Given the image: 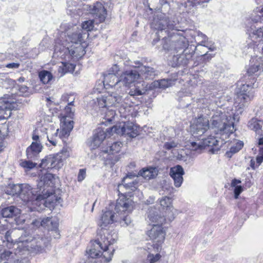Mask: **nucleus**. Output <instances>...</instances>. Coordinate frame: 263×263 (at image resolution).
<instances>
[{
	"label": "nucleus",
	"mask_w": 263,
	"mask_h": 263,
	"mask_svg": "<svg viewBox=\"0 0 263 263\" xmlns=\"http://www.w3.org/2000/svg\"><path fill=\"white\" fill-rule=\"evenodd\" d=\"M15 233V231H8L5 233L3 241L6 240L13 244L16 255L23 256L29 253L38 254L45 251L46 249L50 245L51 238L45 237L43 235L36 234L33 237L30 236L25 239L23 237H20L18 240H14L11 234Z\"/></svg>",
	"instance_id": "f257e3e1"
},
{
	"label": "nucleus",
	"mask_w": 263,
	"mask_h": 263,
	"mask_svg": "<svg viewBox=\"0 0 263 263\" xmlns=\"http://www.w3.org/2000/svg\"><path fill=\"white\" fill-rule=\"evenodd\" d=\"M133 209L134 202L130 198H126L124 195L120 196L117 201L115 213L111 211H102L99 224L101 229L98 232L101 231H108L105 227L115 221H120L122 226L129 225L132 220L128 214L132 212Z\"/></svg>",
	"instance_id": "f03ea898"
},
{
	"label": "nucleus",
	"mask_w": 263,
	"mask_h": 263,
	"mask_svg": "<svg viewBox=\"0 0 263 263\" xmlns=\"http://www.w3.org/2000/svg\"><path fill=\"white\" fill-rule=\"evenodd\" d=\"M114 241L107 231L98 232L97 239L87 253L91 258H99L104 263L109 262L111 260L115 251L111 246Z\"/></svg>",
	"instance_id": "7ed1b4c3"
},
{
	"label": "nucleus",
	"mask_w": 263,
	"mask_h": 263,
	"mask_svg": "<svg viewBox=\"0 0 263 263\" xmlns=\"http://www.w3.org/2000/svg\"><path fill=\"white\" fill-rule=\"evenodd\" d=\"M55 177L51 173H46L41 177L37 183L38 188L41 191V199L38 201H42L47 208H51L57 203H60V197H58L53 194L52 187L55 184Z\"/></svg>",
	"instance_id": "20e7f679"
},
{
	"label": "nucleus",
	"mask_w": 263,
	"mask_h": 263,
	"mask_svg": "<svg viewBox=\"0 0 263 263\" xmlns=\"http://www.w3.org/2000/svg\"><path fill=\"white\" fill-rule=\"evenodd\" d=\"M83 40V34L80 31L68 35L62 43L63 51L66 54L68 53L71 58H80L85 53L84 47L81 45Z\"/></svg>",
	"instance_id": "39448f33"
},
{
	"label": "nucleus",
	"mask_w": 263,
	"mask_h": 263,
	"mask_svg": "<svg viewBox=\"0 0 263 263\" xmlns=\"http://www.w3.org/2000/svg\"><path fill=\"white\" fill-rule=\"evenodd\" d=\"M233 116L227 115L221 110H217L212 116L210 120L211 128L215 129L216 132H222L226 135L233 133L234 129V122Z\"/></svg>",
	"instance_id": "423d86ee"
},
{
	"label": "nucleus",
	"mask_w": 263,
	"mask_h": 263,
	"mask_svg": "<svg viewBox=\"0 0 263 263\" xmlns=\"http://www.w3.org/2000/svg\"><path fill=\"white\" fill-rule=\"evenodd\" d=\"M151 27L158 31V40L161 37L160 33H161L162 35L166 34L168 36L173 31L179 30L175 22L170 20L166 14L161 12H158L154 17L151 23Z\"/></svg>",
	"instance_id": "0eeeda50"
},
{
	"label": "nucleus",
	"mask_w": 263,
	"mask_h": 263,
	"mask_svg": "<svg viewBox=\"0 0 263 263\" xmlns=\"http://www.w3.org/2000/svg\"><path fill=\"white\" fill-rule=\"evenodd\" d=\"M163 48L167 50L177 52L189 47V41L178 31H173L167 36L163 38Z\"/></svg>",
	"instance_id": "6e6552de"
},
{
	"label": "nucleus",
	"mask_w": 263,
	"mask_h": 263,
	"mask_svg": "<svg viewBox=\"0 0 263 263\" xmlns=\"http://www.w3.org/2000/svg\"><path fill=\"white\" fill-rule=\"evenodd\" d=\"M93 101L99 108L111 106L117 107L122 105L123 98L122 96L116 92H112L97 98L96 100H93Z\"/></svg>",
	"instance_id": "1a4fd4ad"
},
{
	"label": "nucleus",
	"mask_w": 263,
	"mask_h": 263,
	"mask_svg": "<svg viewBox=\"0 0 263 263\" xmlns=\"http://www.w3.org/2000/svg\"><path fill=\"white\" fill-rule=\"evenodd\" d=\"M253 97V94L249 93V95L236 93L234 98V106L236 110L235 112L233 114V120H236V122L239 121V115L242 114L244 108L247 106Z\"/></svg>",
	"instance_id": "9d476101"
},
{
	"label": "nucleus",
	"mask_w": 263,
	"mask_h": 263,
	"mask_svg": "<svg viewBox=\"0 0 263 263\" xmlns=\"http://www.w3.org/2000/svg\"><path fill=\"white\" fill-rule=\"evenodd\" d=\"M32 189L28 184H21V189L20 192L19 198L27 202L34 200L38 201L41 199V191L38 188Z\"/></svg>",
	"instance_id": "9b49d317"
},
{
	"label": "nucleus",
	"mask_w": 263,
	"mask_h": 263,
	"mask_svg": "<svg viewBox=\"0 0 263 263\" xmlns=\"http://www.w3.org/2000/svg\"><path fill=\"white\" fill-rule=\"evenodd\" d=\"M210 126L209 119L203 116L196 119L191 126V131L194 137L201 136L209 129Z\"/></svg>",
	"instance_id": "f8f14e48"
},
{
	"label": "nucleus",
	"mask_w": 263,
	"mask_h": 263,
	"mask_svg": "<svg viewBox=\"0 0 263 263\" xmlns=\"http://www.w3.org/2000/svg\"><path fill=\"white\" fill-rule=\"evenodd\" d=\"M121 88L129 86L130 84L139 79V72L137 69L126 70L123 72L119 77Z\"/></svg>",
	"instance_id": "ddd939ff"
},
{
	"label": "nucleus",
	"mask_w": 263,
	"mask_h": 263,
	"mask_svg": "<svg viewBox=\"0 0 263 263\" xmlns=\"http://www.w3.org/2000/svg\"><path fill=\"white\" fill-rule=\"evenodd\" d=\"M192 47L186 48L183 50L182 54L174 55L173 58V66L178 65H186L188 64L194 54V49Z\"/></svg>",
	"instance_id": "4468645a"
},
{
	"label": "nucleus",
	"mask_w": 263,
	"mask_h": 263,
	"mask_svg": "<svg viewBox=\"0 0 263 263\" xmlns=\"http://www.w3.org/2000/svg\"><path fill=\"white\" fill-rule=\"evenodd\" d=\"M165 234V231L162 227L158 224H154L148 232L150 239L156 242L158 246L163 242Z\"/></svg>",
	"instance_id": "2eb2a0df"
},
{
	"label": "nucleus",
	"mask_w": 263,
	"mask_h": 263,
	"mask_svg": "<svg viewBox=\"0 0 263 263\" xmlns=\"http://www.w3.org/2000/svg\"><path fill=\"white\" fill-rule=\"evenodd\" d=\"M15 256L19 257L20 255H16L15 251L13 253L10 251L0 250V263H30L27 259L23 258L21 260L15 259Z\"/></svg>",
	"instance_id": "dca6fc26"
},
{
	"label": "nucleus",
	"mask_w": 263,
	"mask_h": 263,
	"mask_svg": "<svg viewBox=\"0 0 263 263\" xmlns=\"http://www.w3.org/2000/svg\"><path fill=\"white\" fill-rule=\"evenodd\" d=\"M135 67L139 72V79L153 80L157 74L156 70L151 67L141 65L139 62H135Z\"/></svg>",
	"instance_id": "f3484780"
},
{
	"label": "nucleus",
	"mask_w": 263,
	"mask_h": 263,
	"mask_svg": "<svg viewBox=\"0 0 263 263\" xmlns=\"http://www.w3.org/2000/svg\"><path fill=\"white\" fill-rule=\"evenodd\" d=\"M184 174L183 168L180 165H177L171 168L170 175L173 179L174 185L176 187H179L181 185L183 180V175Z\"/></svg>",
	"instance_id": "a211bd4d"
},
{
	"label": "nucleus",
	"mask_w": 263,
	"mask_h": 263,
	"mask_svg": "<svg viewBox=\"0 0 263 263\" xmlns=\"http://www.w3.org/2000/svg\"><path fill=\"white\" fill-rule=\"evenodd\" d=\"M251 65L248 69L250 75H259L263 71V60L261 57H253L250 60Z\"/></svg>",
	"instance_id": "6ab92c4d"
},
{
	"label": "nucleus",
	"mask_w": 263,
	"mask_h": 263,
	"mask_svg": "<svg viewBox=\"0 0 263 263\" xmlns=\"http://www.w3.org/2000/svg\"><path fill=\"white\" fill-rule=\"evenodd\" d=\"M69 156L67 150L63 149L62 152L56 155H49L48 162L52 165L53 168L59 169L63 165V161Z\"/></svg>",
	"instance_id": "aec40b11"
},
{
	"label": "nucleus",
	"mask_w": 263,
	"mask_h": 263,
	"mask_svg": "<svg viewBox=\"0 0 263 263\" xmlns=\"http://www.w3.org/2000/svg\"><path fill=\"white\" fill-rule=\"evenodd\" d=\"M107 132H109V130L107 129H106L104 130L101 128H98L96 129L90 144L92 148L95 149L100 145L107 136Z\"/></svg>",
	"instance_id": "412c9836"
},
{
	"label": "nucleus",
	"mask_w": 263,
	"mask_h": 263,
	"mask_svg": "<svg viewBox=\"0 0 263 263\" xmlns=\"http://www.w3.org/2000/svg\"><path fill=\"white\" fill-rule=\"evenodd\" d=\"M61 130L59 134V137L63 138L68 137L73 127V121L67 119L66 117H63L61 120Z\"/></svg>",
	"instance_id": "4be33fe9"
},
{
	"label": "nucleus",
	"mask_w": 263,
	"mask_h": 263,
	"mask_svg": "<svg viewBox=\"0 0 263 263\" xmlns=\"http://www.w3.org/2000/svg\"><path fill=\"white\" fill-rule=\"evenodd\" d=\"M42 146L40 141L32 142L31 145L26 149V155L28 159H34L41 152Z\"/></svg>",
	"instance_id": "5701e85b"
},
{
	"label": "nucleus",
	"mask_w": 263,
	"mask_h": 263,
	"mask_svg": "<svg viewBox=\"0 0 263 263\" xmlns=\"http://www.w3.org/2000/svg\"><path fill=\"white\" fill-rule=\"evenodd\" d=\"M148 218L151 221L153 226L154 224H158L162 226V224L165 222V218L164 216H162L157 211H149Z\"/></svg>",
	"instance_id": "b1692460"
},
{
	"label": "nucleus",
	"mask_w": 263,
	"mask_h": 263,
	"mask_svg": "<svg viewBox=\"0 0 263 263\" xmlns=\"http://www.w3.org/2000/svg\"><path fill=\"white\" fill-rule=\"evenodd\" d=\"M248 127L254 130L258 135H263V121L257 118H252L248 123Z\"/></svg>",
	"instance_id": "393cba45"
},
{
	"label": "nucleus",
	"mask_w": 263,
	"mask_h": 263,
	"mask_svg": "<svg viewBox=\"0 0 263 263\" xmlns=\"http://www.w3.org/2000/svg\"><path fill=\"white\" fill-rule=\"evenodd\" d=\"M120 81V78H118L117 76L113 73H107L104 77V82L106 83L107 85L111 87H114L118 89L121 88L120 83L118 82Z\"/></svg>",
	"instance_id": "a878e982"
},
{
	"label": "nucleus",
	"mask_w": 263,
	"mask_h": 263,
	"mask_svg": "<svg viewBox=\"0 0 263 263\" xmlns=\"http://www.w3.org/2000/svg\"><path fill=\"white\" fill-rule=\"evenodd\" d=\"M0 104L2 108L1 113L4 116V119H7L11 116V110L15 108L14 104L3 100L0 101Z\"/></svg>",
	"instance_id": "bb28decb"
},
{
	"label": "nucleus",
	"mask_w": 263,
	"mask_h": 263,
	"mask_svg": "<svg viewBox=\"0 0 263 263\" xmlns=\"http://www.w3.org/2000/svg\"><path fill=\"white\" fill-rule=\"evenodd\" d=\"M158 170L156 167L143 168L138 173L139 176H142L146 180H149L156 177L158 175Z\"/></svg>",
	"instance_id": "cd10ccee"
},
{
	"label": "nucleus",
	"mask_w": 263,
	"mask_h": 263,
	"mask_svg": "<svg viewBox=\"0 0 263 263\" xmlns=\"http://www.w3.org/2000/svg\"><path fill=\"white\" fill-rule=\"evenodd\" d=\"M160 203L163 208H166V210L168 211L169 213L167 216L169 217L170 219H174V212L173 211L174 209L172 206L171 198L166 196L163 197L160 200Z\"/></svg>",
	"instance_id": "c85d7f7f"
},
{
	"label": "nucleus",
	"mask_w": 263,
	"mask_h": 263,
	"mask_svg": "<svg viewBox=\"0 0 263 263\" xmlns=\"http://www.w3.org/2000/svg\"><path fill=\"white\" fill-rule=\"evenodd\" d=\"M20 214V210L14 206L4 208L1 211V215L5 218H12L17 216Z\"/></svg>",
	"instance_id": "c756f323"
},
{
	"label": "nucleus",
	"mask_w": 263,
	"mask_h": 263,
	"mask_svg": "<svg viewBox=\"0 0 263 263\" xmlns=\"http://www.w3.org/2000/svg\"><path fill=\"white\" fill-rule=\"evenodd\" d=\"M92 13L96 14V16L99 18L100 22L105 20L106 13V10L101 3H97L95 5L93 6Z\"/></svg>",
	"instance_id": "7c9ffc66"
},
{
	"label": "nucleus",
	"mask_w": 263,
	"mask_h": 263,
	"mask_svg": "<svg viewBox=\"0 0 263 263\" xmlns=\"http://www.w3.org/2000/svg\"><path fill=\"white\" fill-rule=\"evenodd\" d=\"M74 68L75 65L74 64L67 62H62L61 65L59 66L58 70L59 77H63L67 72H73Z\"/></svg>",
	"instance_id": "2f4dec72"
},
{
	"label": "nucleus",
	"mask_w": 263,
	"mask_h": 263,
	"mask_svg": "<svg viewBox=\"0 0 263 263\" xmlns=\"http://www.w3.org/2000/svg\"><path fill=\"white\" fill-rule=\"evenodd\" d=\"M145 84L144 82L140 86V83H136L134 86L130 88L128 93L131 96H140L144 94L146 91Z\"/></svg>",
	"instance_id": "473e14b6"
},
{
	"label": "nucleus",
	"mask_w": 263,
	"mask_h": 263,
	"mask_svg": "<svg viewBox=\"0 0 263 263\" xmlns=\"http://www.w3.org/2000/svg\"><path fill=\"white\" fill-rule=\"evenodd\" d=\"M124 135H128L130 137H135L138 131L137 127L131 122L124 123Z\"/></svg>",
	"instance_id": "72a5a7b5"
},
{
	"label": "nucleus",
	"mask_w": 263,
	"mask_h": 263,
	"mask_svg": "<svg viewBox=\"0 0 263 263\" xmlns=\"http://www.w3.org/2000/svg\"><path fill=\"white\" fill-rule=\"evenodd\" d=\"M135 177V175H128L125 178H124L123 179L122 182L123 183H124L125 184H120L118 187L119 189H121L122 187H126V188H129L133 190V187L136 188L135 186V184L137 183L135 181L132 180L130 181H128V179H131L132 177Z\"/></svg>",
	"instance_id": "f704fd0d"
},
{
	"label": "nucleus",
	"mask_w": 263,
	"mask_h": 263,
	"mask_svg": "<svg viewBox=\"0 0 263 263\" xmlns=\"http://www.w3.org/2000/svg\"><path fill=\"white\" fill-rule=\"evenodd\" d=\"M122 146V143L121 142H115L113 143L111 145L109 146L106 148V149L104 150V152L109 154H114L119 152Z\"/></svg>",
	"instance_id": "c9c22d12"
},
{
	"label": "nucleus",
	"mask_w": 263,
	"mask_h": 263,
	"mask_svg": "<svg viewBox=\"0 0 263 263\" xmlns=\"http://www.w3.org/2000/svg\"><path fill=\"white\" fill-rule=\"evenodd\" d=\"M21 184H9L7 187L6 193L10 195H17L19 197L20 192L21 189Z\"/></svg>",
	"instance_id": "e433bc0d"
},
{
	"label": "nucleus",
	"mask_w": 263,
	"mask_h": 263,
	"mask_svg": "<svg viewBox=\"0 0 263 263\" xmlns=\"http://www.w3.org/2000/svg\"><path fill=\"white\" fill-rule=\"evenodd\" d=\"M243 143L242 141H237L235 144L230 148V150L226 153V156L228 158H231L232 155L238 151H239L242 147Z\"/></svg>",
	"instance_id": "4c0bfd02"
},
{
	"label": "nucleus",
	"mask_w": 263,
	"mask_h": 263,
	"mask_svg": "<svg viewBox=\"0 0 263 263\" xmlns=\"http://www.w3.org/2000/svg\"><path fill=\"white\" fill-rule=\"evenodd\" d=\"M32 223L36 226L41 225L43 227L47 228L49 230L50 229V225L52 226L53 224L51 218L50 217L44 218L42 220L34 221Z\"/></svg>",
	"instance_id": "58836bf2"
},
{
	"label": "nucleus",
	"mask_w": 263,
	"mask_h": 263,
	"mask_svg": "<svg viewBox=\"0 0 263 263\" xmlns=\"http://www.w3.org/2000/svg\"><path fill=\"white\" fill-rule=\"evenodd\" d=\"M39 77L44 84L48 83L53 78L51 73L47 70H43L40 72Z\"/></svg>",
	"instance_id": "ea45409f"
},
{
	"label": "nucleus",
	"mask_w": 263,
	"mask_h": 263,
	"mask_svg": "<svg viewBox=\"0 0 263 263\" xmlns=\"http://www.w3.org/2000/svg\"><path fill=\"white\" fill-rule=\"evenodd\" d=\"M202 144L204 145V148L206 146L212 147L218 145L219 141L215 137L210 136L207 138L203 139Z\"/></svg>",
	"instance_id": "a19ab883"
},
{
	"label": "nucleus",
	"mask_w": 263,
	"mask_h": 263,
	"mask_svg": "<svg viewBox=\"0 0 263 263\" xmlns=\"http://www.w3.org/2000/svg\"><path fill=\"white\" fill-rule=\"evenodd\" d=\"M249 93L253 94V88L251 85H250L249 84H241L240 87L238 88L236 93L249 95Z\"/></svg>",
	"instance_id": "79ce46f5"
},
{
	"label": "nucleus",
	"mask_w": 263,
	"mask_h": 263,
	"mask_svg": "<svg viewBox=\"0 0 263 263\" xmlns=\"http://www.w3.org/2000/svg\"><path fill=\"white\" fill-rule=\"evenodd\" d=\"M109 130V133L111 134L116 133L118 135H124V123L123 124L116 125L110 128L107 129Z\"/></svg>",
	"instance_id": "37998d69"
},
{
	"label": "nucleus",
	"mask_w": 263,
	"mask_h": 263,
	"mask_svg": "<svg viewBox=\"0 0 263 263\" xmlns=\"http://www.w3.org/2000/svg\"><path fill=\"white\" fill-rule=\"evenodd\" d=\"M262 28H259L256 30H253L250 34L251 39L254 42H257L258 40L263 36Z\"/></svg>",
	"instance_id": "c03bdc74"
},
{
	"label": "nucleus",
	"mask_w": 263,
	"mask_h": 263,
	"mask_svg": "<svg viewBox=\"0 0 263 263\" xmlns=\"http://www.w3.org/2000/svg\"><path fill=\"white\" fill-rule=\"evenodd\" d=\"M36 164V163L33 162L30 160L23 161L20 163V165L25 170V172L29 171L35 167Z\"/></svg>",
	"instance_id": "a18cd8bd"
},
{
	"label": "nucleus",
	"mask_w": 263,
	"mask_h": 263,
	"mask_svg": "<svg viewBox=\"0 0 263 263\" xmlns=\"http://www.w3.org/2000/svg\"><path fill=\"white\" fill-rule=\"evenodd\" d=\"M159 87L161 88H166L175 84V80L172 79H162L158 82Z\"/></svg>",
	"instance_id": "49530a36"
},
{
	"label": "nucleus",
	"mask_w": 263,
	"mask_h": 263,
	"mask_svg": "<svg viewBox=\"0 0 263 263\" xmlns=\"http://www.w3.org/2000/svg\"><path fill=\"white\" fill-rule=\"evenodd\" d=\"M48 159H49V156L45 157V159H42L41 163L40 164V167L45 170L53 168L52 165H51V164L48 162Z\"/></svg>",
	"instance_id": "de8ad7c7"
},
{
	"label": "nucleus",
	"mask_w": 263,
	"mask_h": 263,
	"mask_svg": "<svg viewBox=\"0 0 263 263\" xmlns=\"http://www.w3.org/2000/svg\"><path fill=\"white\" fill-rule=\"evenodd\" d=\"M190 148L193 151L201 150L204 148L202 142L199 141L198 142H192L191 143Z\"/></svg>",
	"instance_id": "09e8293b"
},
{
	"label": "nucleus",
	"mask_w": 263,
	"mask_h": 263,
	"mask_svg": "<svg viewBox=\"0 0 263 263\" xmlns=\"http://www.w3.org/2000/svg\"><path fill=\"white\" fill-rule=\"evenodd\" d=\"M93 27V23L92 21L88 20L85 21L82 24V28L83 30L87 31H90Z\"/></svg>",
	"instance_id": "8fccbe9b"
},
{
	"label": "nucleus",
	"mask_w": 263,
	"mask_h": 263,
	"mask_svg": "<svg viewBox=\"0 0 263 263\" xmlns=\"http://www.w3.org/2000/svg\"><path fill=\"white\" fill-rule=\"evenodd\" d=\"M115 115H116V112L114 110H112V109L108 110L106 112V115L105 116V119L107 122H110L115 119Z\"/></svg>",
	"instance_id": "3c124183"
},
{
	"label": "nucleus",
	"mask_w": 263,
	"mask_h": 263,
	"mask_svg": "<svg viewBox=\"0 0 263 263\" xmlns=\"http://www.w3.org/2000/svg\"><path fill=\"white\" fill-rule=\"evenodd\" d=\"M59 129H57L56 130V132L53 135H52L51 136H49V135H47V138L48 141L53 145H56L57 144L58 141L56 139L57 137H58V132Z\"/></svg>",
	"instance_id": "603ef678"
},
{
	"label": "nucleus",
	"mask_w": 263,
	"mask_h": 263,
	"mask_svg": "<svg viewBox=\"0 0 263 263\" xmlns=\"http://www.w3.org/2000/svg\"><path fill=\"white\" fill-rule=\"evenodd\" d=\"M178 143L174 140L165 142L164 145V147L167 149L170 150L171 149L177 147Z\"/></svg>",
	"instance_id": "864d4df0"
},
{
	"label": "nucleus",
	"mask_w": 263,
	"mask_h": 263,
	"mask_svg": "<svg viewBox=\"0 0 263 263\" xmlns=\"http://www.w3.org/2000/svg\"><path fill=\"white\" fill-rule=\"evenodd\" d=\"M18 95L20 96H26L28 93V88L25 85L18 86Z\"/></svg>",
	"instance_id": "5fc2aeb1"
},
{
	"label": "nucleus",
	"mask_w": 263,
	"mask_h": 263,
	"mask_svg": "<svg viewBox=\"0 0 263 263\" xmlns=\"http://www.w3.org/2000/svg\"><path fill=\"white\" fill-rule=\"evenodd\" d=\"M160 258L159 254H156L155 255L153 254H149L148 256V258L151 263H154L158 261Z\"/></svg>",
	"instance_id": "6e6d98bb"
},
{
	"label": "nucleus",
	"mask_w": 263,
	"mask_h": 263,
	"mask_svg": "<svg viewBox=\"0 0 263 263\" xmlns=\"http://www.w3.org/2000/svg\"><path fill=\"white\" fill-rule=\"evenodd\" d=\"M242 191L243 188L241 186H236L234 190L235 198L237 199L238 198L239 195L241 194V193Z\"/></svg>",
	"instance_id": "4d7b16f0"
},
{
	"label": "nucleus",
	"mask_w": 263,
	"mask_h": 263,
	"mask_svg": "<svg viewBox=\"0 0 263 263\" xmlns=\"http://www.w3.org/2000/svg\"><path fill=\"white\" fill-rule=\"evenodd\" d=\"M86 176V171L85 170L81 169L79 171L78 176V180L79 182L82 181L84 179Z\"/></svg>",
	"instance_id": "13d9d810"
},
{
	"label": "nucleus",
	"mask_w": 263,
	"mask_h": 263,
	"mask_svg": "<svg viewBox=\"0 0 263 263\" xmlns=\"http://www.w3.org/2000/svg\"><path fill=\"white\" fill-rule=\"evenodd\" d=\"M120 68L117 64L114 65L110 69L109 72L108 73H113L117 76L118 72L119 71Z\"/></svg>",
	"instance_id": "bf43d9fd"
},
{
	"label": "nucleus",
	"mask_w": 263,
	"mask_h": 263,
	"mask_svg": "<svg viewBox=\"0 0 263 263\" xmlns=\"http://www.w3.org/2000/svg\"><path fill=\"white\" fill-rule=\"evenodd\" d=\"M259 155H263V138H260L258 141Z\"/></svg>",
	"instance_id": "052dcab7"
},
{
	"label": "nucleus",
	"mask_w": 263,
	"mask_h": 263,
	"mask_svg": "<svg viewBox=\"0 0 263 263\" xmlns=\"http://www.w3.org/2000/svg\"><path fill=\"white\" fill-rule=\"evenodd\" d=\"M20 66V64L17 63H12L8 64L6 65V67L12 69L18 68Z\"/></svg>",
	"instance_id": "680f3d73"
},
{
	"label": "nucleus",
	"mask_w": 263,
	"mask_h": 263,
	"mask_svg": "<svg viewBox=\"0 0 263 263\" xmlns=\"http://www.w3.org/2000/svg\"><path fill=\"white\" fill-rule=\"evenodd\" d=\"M65 110L66 112L69 116V117H71V115H73V110L71 107L67 106L65 107Z\"/></svg>",
	"instance_id": "e2e57ef3"
},
{
	"label": "nucleus",
	"mask_w": 263,
	"mask_h": 263,
	"mask_svg": "<svg viewBox=\"0 0 263 263\" xmlns=\"http://www.w3.org/2000/svg\"><path fill=\"white\" fill-rule=\"evenodd\" d=\"M53 230L51 229V231L52 232H54L55 233V235H54V237L55 238H58L59 237V233L58 231L57 230V224L55 223H54V226L53 227Z\"/></svg>",
	"instance_id": "0e129e2a"
},
{
	"label": "nucleus",
	"mask_w": 263,
	"mask_h": 263,
	"mask_svg": "<svg viewBox=\"0 0 263 263\" xmlns=\"http://www.w3.org/2000/svg\"><path fill=\"white\" fill-rule=\"evenodd\" d=\"M263 161V155H259L256 157V162L258 164V166H259Z\"/></svg>",
	"instance_id": "69168bd1"
},
{
	"label": "nucleus",
	"mask_w": 263,
	"mask_h": 263,
	"mask_svg": "<svg viewBox=\"0 0 263 263\" xmlns=\"http://www.w3.org/2000/svg\"><path fill=\"white\" fill-rule=\"evenodd\" d=\"M191 92L180 91L178 93L179 98H183V97H189L191 95Z\"/></svg>",
	"instance_id": "338daca9"
},
{
	"label": "nucleus",
	"mask_w": 263,
	"mask_h": 263,
	"mask_svg": "<svg viewBox=\"0 0 263 263\" xmlns=\"http://www.w3.org/2000/svg\"><path fill=\"white\" fill-rule=\"evenodd\" d=\"M241 183V181L237 179H233L231 182V186L232 187H236V186H238L237 184Z\"/></svg>",
	"instance_id": "774afa93"
}]
</instances>
